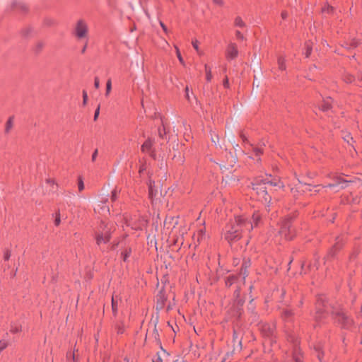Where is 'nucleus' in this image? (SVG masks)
Returning a JSON list of instances; mask_svg holds the SVG:
<instances>
[{"instance_id":"8","label":"nucleus","mask_w":362,"mask_h":362,"mask_svg":"<svg viewBox=\"0 0 362 362\" xmlns=\"http://www.w3.org/2000/svg\"><path fill=\"white\" fill-rule=\"evenodd\" d=\"M267 185L268 186H274V187H283L284 185L279 180H270L269 178H266L264 180Z\"/></svg>"},{"instance_id":"19","label":"nucleus","mask_w":362,"mask_h":362,"mask_svg":"<svg viewBox=\"0 0 362 362\" xmlns=\"http://www.w3.org/2000/svg\"><path fill=\"white\" fill-rule=\"evenodd\" d=\"M192 45H193V47L194 48V49L197 52V53L199 54V55H203V52L201 51L199 48V45H198V41L197 40H192Z\"/></svg>"},{"instance_id":"23","label":"nucleus","mask_w":362,"mask_h":362,"mask_svg":"<svg viewBox=\"0 0 362 362\" xmlns=\"http://www.w3.org/2000/svg\"><path fill=\"white\" fill-rule=\"evenodd\" d=\"M111 89H112V83H111V80H108L107 81V84H106V95H108L111 91Z\"/></svg>"},{"instance_id":"5","label":"nucleus","mask_w":362,"mask_h":362,"mask_svg":"<svg viewBox=\"0 0 362 362\" xmlns=\"http://www.w3.org/2000/svg\"><path fill=\"white\" fill-rule=\"evenodd\" d=\"M238 54L237 46L234 43H230L226 49V57L228 59H235Z\"/></svg>"},{"instance_id":"11","label":"nucleus","mask_w":362,"mask_h":362,"mask_svg":"<svg viewBox=\"0 0 362 362\" xmlns=\"http://www.w3.org/2000/svg\"><path fill=\"white\" fill-rule=\"evenodd\" d=\"M277 63L279 70L284 71L286 70V59L282 56H279L277 58Z\"/></svg>"},{"instance_id":"50","label":"nucleus","mask_w":362,"mask_h":362,"mask_svg":"<svg viewBox=\"0 0 362 362\" xmlns=\"http://www.w3.org/2000/svg\"><path fill=\"white\" fill-rule=\"evenodd\" d=\"M127 255H125L124 257V260H126L127 257Z\"/></svg>"},{"instance_id":"28","label":"nucleus","mask_w":362,"mask_h":362,"mask_svg":"<svg viewBox=\"0 0 362 362\" xmlns=\"http://www.w3.org/2000/svg\"><path fill=\"white\" fill-rule=\"evenodd\" d=\"M332 10H333V8L331 6H329V5H326L322 8V11L323 12H327V13L331 12Z\"/></svg>"},{"instance_id":"22","label":"nucleus","mask_w":362,"mask_h":362,"mask_svg":"<svg viewBox=\"0 0 362 362\" xmlns=\"http://www.w3.org/2000/svg\"><path fill=\"white\" fill-rule=\"evenodd\" d=\"M306 51L305 52V55L306 57H309L311 53L312 47L311 45L309 43H307L305 45Z\"/></svg>"},{"instance_id":"32","label":"nucleus","mask_w":362,"mask_h":362,"mask_svg":"<svg viewBox=\"0 0 362 362\" xmlns=\"http://www.w3.org/2000/svg\"><path fill=\"white\" fill-rule=\"evenodd\" d=\"M132 225V228L134 229H141V227L144 225V223L143 222L140 225H136V223H131Z\"/></svg>"},{"instance_id":"36","label":"nucleus","mask_w":362,"mask_h":362,"mask_svg":"<svg viewBox=\"0 0 362 362\" xmlns=\"http://www.w3.org/2000/svg\"><path fill=\"white\" fill-rule=\"evenodd\" d=\"M98 149H95L92 155V160L95 161L98 156Z\"/></svg>"},{"instance_id":"7","label":"nucleus","mask_w":362,"mask_h":362,"mask_svg":"<svg viewBox=\"0 0 362 362\" xmlns=\"http://www.w3.org/2000/svg\"><path fill=\"white\" fill-rule=\"evenodd\" d=\"M262 332L266 335V336H269V334H272L274 329V326L273 325H269V324H264L262 326Z\"/></svg>"},{"instance_id":"37","label":"nucleus","mask_w":362,"mask_h":362,"mask_svg":"<svg viewBox=\"0 0 362 362\" xmlns=\"http://www.w3.org/2000/svg\"><path fill=\"white\" fill-rule=\"evenodd\" d=\"M235 163V158L233 156H231V159L229 161L228 165L233 166V163Z\"/></svg>"},{"instance_id":"48","label":"nucleus","mask_w":362,"mask_h":362,"mask_svg":"<svg viewBox=\"0 0 362 362\" xmlns=\"http://www.w3.org/2000/svg\"><path fill=\"white\" fill-rule=\"evenodd\" d=\"M47 182L48 183H54V180H51V179H48V180H47Z\"/></svg>"},{"instance_id":"45","label":"nucleus","mask_w":362,"mask_h":362,"mask_svg":"<svg viewBox=\"0 0 362 362\" xmlns=\"http://www.w3.org/2000/svg\"><path fill=\"white\" fill-rule=\"evenodd\" d=\"M86 48H87V42L85 43L84 46L82 49V51H81L82 53H84L86 52Z\"/></svg>"},{"instance_id":"24","label":"nucleus","mask_w":362,"mask_h":362,"mask_svg":"<svg viewBox=\"0 0 362 362\" xmlns=\"http://www.w3.org/2000/svg\"><path fill=\"white\" fill-rule=\"evenodd\" d=\"M344 80L346 83H351L354 80V77L351 74H346L344 76Z\"/></svg>"},{"instance_id":"2","label":"nucleus","mask_w":362,"mask_h":362,"mask_svg":"<svg viewBox=\"0 0 362 362\" xmlns=\"http://www.w3.org/2000/svg\"><path fill=\"white\" fill-rule=\"evenodd\" d=\"M252 189L255 192L261 202L270 203L271 196L268 194L267 185L264 180L257 179L252 183Z\"/></svg>"},{"instance_id":"12","label":"nucleus","mask_w":362,"mask_h":362,"mask_svg":"<svg viewBox=\"0 0 362 362\" xmlns=\"http://www.w3.org/2000/svg\"><path fill=\"white\" fill-rule=\"evenodd\" d=\"M149 196L152 198L156 194V190L155 189V182L152 180H149L148 182Z\"/></svg>"},{"instance_id":"53","label":"nucleus","mask_w":362,"mask_h":362,"mask_svg":"<svg viewBox=\"0 0 362 362\" xmlns=\"http://www.w3.org/2000/svg\"><path fill=\"white\" fill-rule=\"evenodd\" d=\"M161 134H163V132H160V130L159 131V134H160V136H162Z\"/></svg>"},{"instance_id":"6","label":"nucleus","mask_w":362,"mask_h":362,"mask_svg":"<svg viewBox=\"0 0 362 362\" xmlns=\"http://www.w3.org/2000/svg\"><path fill=\"white\" fill-rule=\"evenodd\" d=\"M346 181L341 180L339 177L336 179L335 182L332 184H329L327 187L331 189H333L335 192L339 191L340 189L345 188L346 187Z\"/></svg>"},{"instance_id":"10","label":"nucleus","mask_w":362,"mask_h":362,"mask_svg":"<svg viewBox=\"0 0 362 362\" xmlns=\"http://www.w3.org/2000/svg\"><path fill=\"white\" fill-rule=\"evenodd\" d=\"M21 325L17 322H13L11 323L10 332L16 334L21 331Z\"/></svg>"},{"instance_id":"21","label":"nucleus","mask_w":362,"mask_h":362,"mask_svg":"<svg viewBox=\"0 0 362 362\" xmlns=\"http://www.w3.org/2000/svg\"><path fill=\"white\" fill-rule=\"evenodd\" d=\"M85 188L84 182L81 177H78V189L79 192H82Z\"/></svg>"},{"instance_id":"39","label":"nucleus","mask_w":362,"mask_h":362,"mask_svg":"<svg viewBox=\"0 0 362 362\" xmlns=\"http://www.w3.org/2000/svg\"><path fill=\"white\" fill-rule=\"evenodd\" d=\"M94 86H95V88H99V79H98V78H95Z\"/></svg>"},{"instance_id":"40","label":"nucleus","mask_w":362,"mask_h":362,"mask_svg":"<svg viewBox=\"0 0 362 362\" xmlns=\"http://www.w3.org/2000/svg\"><path fill=\"white\" fill-rule=\"evenodd\" d=\"M11 257V253L10 252L7 251L5 254H4V259L6 260H8Z\"/></svg>"},{"instance_id":"34","label":"nucleus","mask_w":362,"mask_h":362,"mask_svg":"<svg viewBox=\"0 0 362 362\" xmlns=\"http://www.w3.org/2000/svg\"><path fill=\"white\" fill-rule=\"evenodd\" d=\"M344 140L348 143L349 144L351 140H352V137L349 135V134H347L344 137Z\"/></svg>"},{"instance_id":"33","label":"nucleus","mask_w":362,"mask_h":362,"mask_svg":"<svg viewBox=\"0 0 362 362\" xmlns=\"http://www.w3.org/2000/svg\"><path fill=\"white\" fill-rule=\"evenodd\" d=\"M99 113H100V106H98L97 107V109L95 110V115H94V120H96L98 119Z\"/></svg>"},{"instance_id":"16","label":"nucleus","mask_w":362,"mask_h":362,"mask_svg":"<svg viewBox=\"0 0 362 362\" xmlns=\"http://www.w3.org/2000/svg\"><path fill=\"white\" fill-rule=\"evenodd\" d=\"M339 321L341 322L344 325V326L347 325L349 322L347 317L343 313L339 314Z\"/></svg>"},{"instance_id":"14","label":"nucleus","mask_w":362,"mask_h":362,"mask_svg":"<svg viewBox=\"0 0 362 362\" xmlns=\"http://www.w3.org/2000/svg\"><path fill=\"white\" fill-rule=\"evenodd\" d=\"M152 145V141L150 139H148L146 141L144 144L141 146V150L143 152H148L149 151Z\"/></svg>"},{"instance_id":"31","label":"nucleus","mask_w":362,"mask_h":362,"mask_svg":"<svg viewBox=\"0 0 362 362\" xmlns=\"http://www.w3.org/2000/svg\"><path fill=\"white\" fill-rule=\"evenodd\" d=\"M160 25L163 28V30L165 32V33L168 34V29L167 28V27L165 25V24L162 21H160Z\"/></svg>"},{"instance_id":"35","label":"nucleus","mask_w":362,"mask_h":362,"mask_svg":"<svg viewBox=\"0 0 362 362\" xmlns=\"http://www.w3.org/2000/svg\"><path fill=\"white\" fill-rule=\"evenodd\" d=\"M213 2L218 6L223 5V0H212Z\"/></svg>"},{"instance_id":"1","label":"nucleus","mask_w":362,"mask_h":362,"mask_svg":"<svg viewBox=\"0 0 362 362\" xmlns=\"http://www.w3.org/2000/svg\"><path fill=\"white\" fill-rule=\"evenodd\" d=\"M253 222H249L245 216H240L235 218L234 224H230L226 227L225 238L229 242L235 241L240 237V233L244 231H250L254 226H257L260 220V215L255 212L252 215Z\"/></svg>"},{"instance_id":"56","label":"nucleus","mask_w":362,"mask_h":362,"mask_svg":"<svg viewBox=\"0 0 362 362\" xmlns=\"http://www.w3.org/2000/svg\"><path fill=\"white\" fill-rule=\"evenodd\" d=\"M361 80H362V76H361Z\"/></svg>"},{"instance_id":"29","label":"nucleus","mask_w":362,"mask_h":362,"mask_svg":"<svg viewBox=\"0 0 362 362\" xmlns=\"http://www.w3.org/2000/svg\"><path fill=\"white\" fill-rule=\"evenodd\" d=\"M87 100H88L87 93H86V91L83 90V103L84 105H86Z\"/></svg>"},{"instance_id":"20","label":"nucleus","mask_w":362,"mask_h":362,"mask_svg":"<svg viewBox=\"0 0 362 362\" xmlns=\"http://www.w3.org/2000/svg\"><path fill=\"white\" fill-rule=\"evenodd\" d=\"M174 47H175V49L176 54H177V58H178V59H179L180 62L182 64L185 65V62H184V60H183V58H182V56H181V54H180V50H179V48H178L176 45H175V46H174Z\"/></svg>"},{"instance_id":"44","label":"nucleus","mask_w":362,"mask_h":362,"mask_svg":"<svg viewBox=\"0 0 362 362\" xmlns=\"http://www.w3.org/2000/svg\"><path fill=\"white\" fill-rule=\"evenodd\" d=\"M295 362H301V359L299 356H295Z\"/></svg>"},{"instance_id":"51","label":"nucleus","mask_w":362,"mask_h":362,"mask_svg":"<svg viewBox=\"0 0 362 362\" xmlns=\"http://www.w3.org/2000/svg\"><path fill=\"white\" fill-rule=\"evenodd\" d=\"M238 344H239V346H241V341H238ZM240 348H241V347H240Z\"/></svg>"},{"instance_id":"30","label":"nucleus","mask_w":362,"mask_h":362,"mask_svg":"<svg viewBox=\"0 0 362 362\" xmlns=\"http://www.w3.org/2000/svg\"><path fill=\"white\" fill-rule=\"evenodd\" d=\"M117 192H119L117 189H114L112 192V200L115 201L117 199Z\"/></svg>"},{"instance_id":"42","label":"nucleus","mask_w":362,"mask_h":362,"mask_svg":"<svg viewBox=\"0 0 362 362\" xmlns=\"http://www.w3.org/2000/svg\"><path fill=\"white\" fill-rule=\"evenodd\" d=\"M185 92H186V95L185 96H186L187 99L189 100V88H188L187 86L185 88Z\"/></svg>"},{"instance_id":"38","label":"nucleus","mask_w":362,"mask_h":362,"mask_svg":"<svg viewBox=\"0 0 362 362\" xmlns=\"http://www.w3.org/2000/svg\"><path fill=\"white\" fill-rule=\"evenodd\" d=\"M236 37L238 39H240V40H243L244 39L243 35L240 31H237L236 32Z\"/></svg>"},{"instance_id":"52","label":"nucleus","mask_w":362,"mask_h":362,"mask_svg":"<svg viewBox=\"0 0 362 362\" xmlns=\"http://www.w3.org/2000/svg\"><path fill=\"white\" fill-rule=\"evenodd\" d=\"M161 134H163V132H160V130L159 131V134H160V136H162Z\"/></svg>"},{"instance_id":"4","label":"nucleus","mask_w":362,"mask_h":362,"mask_svg":"<svg viewBox=\"0 0 362 362\" xmlns=\"http://www.w3.org/2000/svg\"><path fill=\"white\" fill-rule=\"evenodd\" d=\"M279 234L286 240H290L293 237V233L291 230L290 223L288 220L284 221L282 223Z\"/></svg>"},{"instance_id":"54","label":"nucleus","mask_w":362,"mask_h":362,"mask_svg":"<svg viewBox=\"0 0 362 362\" xmlns=\"http://www.w3.org/2000/svg\"><path fill=\"white\" fill-rule=\"evenodd\" d=\"M170 221H174V218H170Z\"/></svg>"},{"instance_id":"13","label":"nucleus","mask_w":362,"mask_h":362,"mask_svg":"<svg viewBox=\"0 0 362 362\" xmlns=\"http://www.w3.org/2000/svg\"><path fill=\"white\" fill-rule=\"evenodd\" d=\"M13 126V117H10L6 123L5 132L8 133Z\"/></svg>"},{"instance_id":"27","label":"nucleus","mask_w":362,"mask_h":362,"mask_svg":"<svg viewBox=\"0 0 362 362\" xmlns=\"http://www.w3.org/2000/svg\"><path fill=\"white\" fill-rule=\"evenodd\" d=\"M211 141L213 143H214L216 145L218 143V141H219V137L218 135L216 134H214V135H211Z\"/></svg>"},{"instance_id":"49","label":"nucleus","mask_w":362,"mask_h":362,"mask_svg":"<svg viewBox=\"0 0 362 362\" xmlns=\"http://www.w3.org/2000/svg\"><path fill=\"white\" fill-rule=\"evenodd\" d=\"M168 219H166V220L165 221V222H164L165 226H166V225L168 224Z\"/></svg>"},{"instance_id":"25","label":"nucleus","mask_w":362,"mask_h":362,"mask_svg":"<svg viewBox=\"0 0 362 362\" xmlns=\"http://www.w3.org/2000/svg\"><path fill=\"white\" fill-rule=\"evenodd\" d=\"M253 152L255 156L259 158V156L262 153V150L259 147H255L253 148Z\"/></svg>"},{"instance_id":"47","label":"nucleus","mask_w":362,"mask_h":362,"mask_svg":"<svg viewBox=\"0 0 362 362\" xmlns=\"http://www.w3.org/2000/svg\"><path fill=\"white\" fill-rule=\"evenodd\" d=\"M198 235H199V236H202H202H203V235H204V231H203V230H199V234H198Z\"/></svg>"},{"instance_id":"9","label":"nucleus","mask_w":362,"mask_h":362,"mask_svg":"<svg viewBox=\"0 0 362 362\" xmlns=\"http://www.w3.org/2000/svg\"><path fill=\"white\" fill-rule=\"evenodd\" d=\"M109 240V235L107 231H105V233H102L100 235H98L97 237V243L98 245H100L102 243H105Z\"/></svg>"},{"instance_id":"43","label":"nucleus","mask_w":362,"mask_h":362,"mask_svg":"<svg viewBox=\"0 0 362 362\" xmlns=\"http://www.w3.org/2000/svg\"><path fill=\"white\" fill-rule=\"evenodd\" d=\"M223 85H224L225 87H228V78L225 79Z\"/></svg>"},{"instance_id":"41","label":"nucleus","mask_w":362,"mask_h":362,"mask_svg":"<svg viewBox=\"0 0 362 362\" xmlns=\"http://www.w3.org/2000/svg\"><path fill=\"white\" fill-rule=\"evenodd\" d=\"M60 223V217H59V215L58 214L56 219H55V224L57 226L59 225Z\"/></svg>"},{"instance_id":"55","label":"nucleus","mask_w":362,"mask_h":362,"mask_svg":"<svg viewBox=\"0 0 362 362\" xmlns=\"http://www.w3.org/2000/svg\"><path fill=\"white\" fill-rule=\"evenodd\" d=\"M104 210L107 211H109V209H106V208H104Z\"/></svg>"},{"instance_id":"15","label":"nucleus","mask_w":362,"mask_h":362,"mask_svg":"<svg viewBox=\"0 0 362 362\" xmlns=\"http://www.w3.org/2000/svg\"><path fill=\"white\" fill-rule=\"evenodd\" d=\"M205 72H206V78L207 81H210L212 78L211 69L207 64H205Z\"/></svg>"},{"instance_id":"17","label":"nucleus","mask_w":362,"mask_h":362,"mask_svg":"<svg viewBox=\"0 0 362 362\" xmlns=\"http://www.w3.org/2000/svg\"><path fill=\"white\" fill-rule=\"evenodd\" d=\"M234 23H235V25L240 27V28H243L245 25V24L243 22V19L240 16H237L235 18Z\"/></svg>"},{"instance_id":"26","label":"nucleus","mask_w":362,"mask_h":362,"mask_svg":"<svg viewBox=\"0 0 362 362\" xmlns=\"http://www.w3.org/2000/svg\"><path fill=\"white\" fill-rule=\"evenodd\" d=\"M117 304H118L117 300H116V298L115 297H112V305L113 312H115L117 310Z\"/></svg>"},{"instance_id":"18","label":"nucleus","mask_w":362,"mask_h":362,"mask_svg":"<svg viewBox=\"0 0 362 362\" xmlns=\"http://www.w3.org/2000/svg\"><path fill=\"white\" fill-rule=\"evenodd\" d=\"M331 107V100L330 99H327L324 101V103L322 106V110L325 111L330 108Z\"/></svg>"},{"instance_id":"46","label":"nucleus","mask_w":362,"mask_h":362,"mask_svg":"<svg viewBox=\"0 0 362 362\" xmlns=\"http://www.w3.org/2000/svg\"><path fill=\"white\" fill-rule=\"evenodd\" d=\"M281 16L283 18H286L287 17V13L286 12H282Z\"/></svg>"},{"instance_id":"3","label":"nucleus","mask_w":362,"mask_h":362,"mask_svg":"<svg viewBox=\"0 0 362 362\" xmlns=\"http://www.w3.org/2000/svg\"><path fill=\"white\" fill-rule=\"evenodd\" d=\"M89 28L88 23L83 19L76 21L73 28V35L78 40H87Z\"/></svg>"}]
</instances>
